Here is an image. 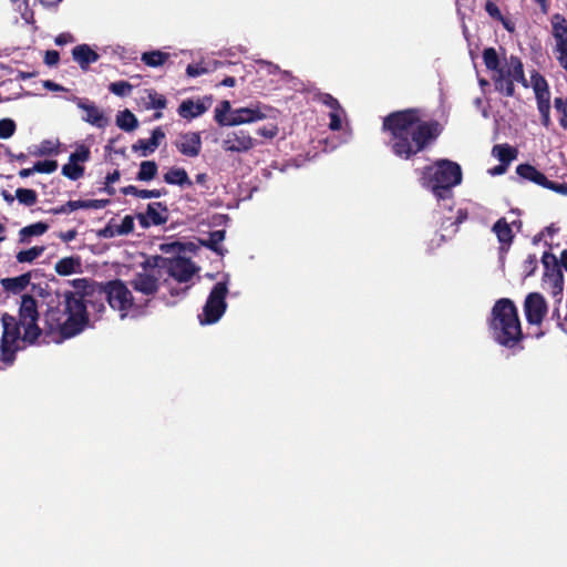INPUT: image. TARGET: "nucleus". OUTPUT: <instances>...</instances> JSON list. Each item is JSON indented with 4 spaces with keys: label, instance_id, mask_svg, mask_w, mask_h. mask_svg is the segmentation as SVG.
I'll list each match as a JSON object with an SVG mask.
<instances>
[{
    "label": "nucleus",
    "instance_id": "34",
    "mask_svg": "<svg viewBox=\"0 0 567 567\" xmlns=\"http://www.w3.org/2000/svg\"><path fill=\"white\" fill-rule=\"evenodd\" d=\"M44 246H34L25 250H21L16 255V259L20 264H31L43 255Z\"/></svg>",
    "mask_w": 567,
    "mask_h": 567
},
{
    "label": "nucleus",
    "instance_id": "21",
    "mask_svg": "<svg viewBox=\"0 0 567 567\" xmlns=\"http://www.w3.org/2000/svg\"><path fill=\"white\" fill-rule=\"evenodd\" d=\"M165 138V133L161 127H156L152 132V136L148 140H138L133 145V151H142L143 156H147L148 154L155 152V150L159 146L161 142Z\"/></svg>",
    "mask_w": 567,
    "mask_h": 567
},
{
    "label": "nucleus",
    "instance_id": "33",
    "mask_svg": "<svg viewBox=\"0 0 567 567\" xmlns=\"http://www.w3.org/2000/svg\"><path fill=\"white\" fill-rule=\"evenodd\" d=\"M492 154L501 162V164L507 166L516 157V151L508 145H495L493 147Z\"/></svg>",
    "mask_w": 567,
    "mask_h": 567
},
{
    "label": "nucleus",
    "instance_id": "24",
    "mask_svg": "<svg viewBox=\"0 0 567 567\" xmlns=\"http://www.w3.org/2000/svg\"><path fill=\"white\" fill-rule=\"evenodd\" d=\"M31 281V274H23L13 278H4L1 280L2 288L11 293L22 292Z\"/></svg>",
    "mask_w": 567,
    "mask_h": 567
},
{
    "label": "nucleus",
    "instance_id": "26",
    "mask_svg": "<svg viewBox=\"0 0 567 567\" xmlns=\"http://www.w3.org/2000/svg\"><path fill=\"white\" fill-rule=\"evenodd\" d=\"M49 229L48 224L38 221L19 230V243L29 244L32 237L42 236Z\"/></svg>",
    "mask_w": 567,
    "mask_h": 567
},
{
    "label": "nucleus",
    "instance_id": "3",
    "mask_svg": "<svg viewBox=\"0 0 567 567\" xmlns=\"http://www.w3.org/2000/svg\"><path fill=\"white\" fill-rule=\"evenodd\" d=\"M62 309H50L45 320L52 331L71 338L80 333L87 323V306L83 296L74 292L64 295Z\"/></svg>",
    "mask_w": 567,
    "mask_h": 567
},
{
    "label": "nucleus",
    "instance_id": "14",
    "mask_svg": "<svg viewBox=\"0 0 567 567\" xmlns=\"http://www.w3.org/2000/svg\"><path fill=\"white\" fill-rule=\"evenodd\" d=\"M255 145L254 138L249 133L239 130L228 132L221 141V146L226 152L244 153L251 150Z\"/></svg>",
    "mask_w": 567,
    "mask_h": 567
},
{
    "label": "nucleus",
    "instance_id": "61",
    "mask_svg": "<svg viewBox=\"0 0 567 567\" xmlns=\"http://www.w3.org/2000/svg\"><path fill=\"white\" fill-rule=\"evenodd\" d=\"M116 229L115 227V224H110L107 225L103 230H102V236L105 237V238H112V237H115V236H118L117 234H113V231Z\"/></svg>",
    "mask_w": 567,
    "mask_h": 567
},
{
    "label": "nucleus",
    "instance_id": "38",
    "mask_svg": "<svg viewBox=\"0 0 567 567\" xmlns=\"http://www.w3.org/2000/svg\"><path fill=\"white\" fill-rule=\"evenodd\" d=\"M16 198L22 205L33 206L37 203L38 195L33 189L18 188L16 190Z\"/></svg>",
    "mask_w": 567,
    "mask_h": 567
},
{
    "label": "nucleus",
    "instance_id": "1",
    "mask_svg": "<svg viewBox=\"0 0 567 567\" xmlns=\"http://www.w3.org/2000/svg\"><path fill=\"white\" fill-rule=\"evenodd\" d=\"M383 128L393 154L404 159L421 152L442 130L439 122L424 121L415 109L391 113L384 118Z\"/></svg>",
    "mask_w": 567,
    "mask_h": 567
},
{
    "label": "nucleus",
    "instance_id": "2",
    "mask_svg": "<svg viewBox=\"0 0 567 567\" xmlns=\"http://www.w3.org/2000/svg\"><path fill=\"white\" fill-rule=\"evenodd\" d=\"M39 312L37 301L29 295H23L19 308V320L8 313L2 316V338L0 359L9 365L16 359V353L24 343H34L41 334L38 326Z\"/></svg>",
    "mask_w": 567,
    "mask_h": 567
},
{
    "label": "nucleus",
    "instance_id": "44",
    "mask_svg": "<svg viewBox=\"0 0 567 567\" xmlns=\"http://www.w3.org/2000/svg\"><path fill=\"white\" fill-rule=\"evenodd\" d=\"M225 239V231L224 230H215L209 234L207 246L213 249L214 251L218 252L219 255H223L220 244Z\"/></svg>",
    "mask_w": 567,
    "mask_h": 567
},
{
    "label": "nucleus",
    "instance_id": "63",
    "mask_svg": "<svg viewBox=\"0 0 567 567\" xmlns=\"http://www.w3.org/2000/svg\"><path fill=\"white\" fill-rule=\"evenodd\" d=\"M75 236H76V231H75V230H68V231H65V233H62V234L60 235V238H61L63 241L68 243V241L73 240V239L75 238Z\"/></svg>",
    "mask_w": 567,
    "mask_h": 567
},
{
    "label": "nucleus",
    "instance_id": "22",
    "mask_svg": "<svg viewBox=\"0 0 567 567\" xmlns=\"http://www.w3.org/2000/svg\"><path fill=\"white\" fill-rule=\"evenodd\" d=\"M543 285L554 297L560 296L564 289V278L560 269H551L549 272H544Z\"/></svg>",
    "mask_w": 567,
    "mask_h": 567
},
{
    "label": "nucleus",
    "instance_id": "53",
    "mask_svg": "<svg viewBox=\"0 0 567 567\" xmlns=\"http://www.w3.org/2000/svg\"><path fill=\"white\" fill-rule=\"evenodd\" d=\"M318 100L324 104L326 106H328L330 109V111H333V110H337V107H341L338 100L334 99L332 95L328 94V93H320L318 95Z\"/></svg>",
    "mask_w": 567,
    "mask_h": 567
},
{
    "label": "nucleus",
    "instance_id": "37",
    "mask_svg": "<svg viewBox=\"0 0 567 567\" xmlns=\"http://www.w3.org/2000/svg\"><path fill=\"white\" fill-rule=\"evenodd\" d=\"M62 174L69 179L78 181L83 176L84 167L80 164L69 161L65 165H63Z\"/></svg>",
    "mask_w": 567,
    "mask_h": 567
},
{
    "label": "nucleus",
    "instance_id": "30",
    "mask_svg": "<svg viewBox=\"0 0 567 567\" xmlns=\"http://www.w3.org/2000/svg\"><path fill=\"white\" fill-rule=\"evenodd\" d=\"M164 181L171 185L190 186L192 182L184 168H171L165 175Z\"/></svg>",
    "mask_w": 567,
    "mask_h": 567
},
{
    "label": "nucleus",
    "instance_id": "7",
    "mask_svg": "<svg viewBox=\"0 0 567 567\" xmlns=\"http://www.w3.org/2000/svg\"><path fill=\"white\" fill-rule=\"evenodd\" d=\"M165 280L162 275V267L157 260L151 265L150 262L142 267L130 280L131 287L140 299H145V307L148 308L152 298L157 292L161 281Z\"/></svg>",
    "mask_w": 567,
    "mask_h": 567
},
{
    "label": "nucleus",
    "instance_id": "31",
    "mask_svg": "<svg viewBox=\"0 0 567 567\" xmlns=\"http://www.w3.org/2000/svg\"><path fill=\"white\" fill-rule=\"evenodd\" d=\"M116 125L123 131L132 132L137 127L138 121L131 111L124 110L116 115Z\"/></svg>",
    "mask_w": 567,
    "mask_h": 567
},
{
    "label": "nucleus",
    "instance_id": "25",
    "mask_svg": "<svg viewBox=\"0 0 567 567\" xmlns=\"http://www.w3.org/2000/svg\"><path fill=\"white\" fill-rule=\"evenodd\" d=\"M516 173L519 177L530 181L537 185L545 187L547 183V177L539 171H537L534 166L528 164H520L516 168Z\"/></svg>",
    "mask_w": 567,
    "mask_h": 567
},
{
    "label": "nucleus",
    "instance_id": "50",
    "mask_svg": "<svg viewBox=\"0 0 567 567\" xmlns=\"http://www.w3.org/2000/svg\"><path fill=\"white\" fill-rule=\"evenodd\" d=\"M56 168H58L56 161H50V159L38 162L33 165V171H35V173L51 174V173L55 172Z\"/></svg>",
    "mask_w": 567,
    "mask_h": 567
},
{
    "label": "nucleus",
    "instance_id": "36",
    "mask_svg": "<svg viewBox=\"0 0 567 567\" xmlns=\"http://www.w3.org/2000/svg\"><path fill=\"white\" fill-rule=\"evenodd\" d=\"M157 173V165L153 161H145L141 163L140 171L137 173V179L143 182L152 181Z\"/></svg>",
    "mask_w": 567,
    "mask_h": 567
},
{
    "label": "nucleus",
    "instance_id": "35",
    "mask_svg": "<svg viewBox=\"0 0 567 567\" xmlns=\"http://www.w3.org/2000/svg\"><path fill=\"white\" fill-rule=\"evenodd\" d=\"M125 195H133L138 198H158L162 196V192L158 189H140L136 186L130 185L123 189Z\"/></svg>",
    "mask_w": 567,
    "mask_h": 567
},
{
    "label": "nucleus",
    "instance_id": "5",
    "mask_svg": "<svg viewBox=\"0 0 567 567\" xmlns=\"http://www.w3.org/2000/svg\"><path fill=\"white\" fill-rule=\"evenodd\" d=\"M462 182V172L458 164L449 159L437 161L427 166L421 177L424 187L432 190L439 199H449L451 189Z\"/></svg>",
    "mask_w": 567,
    "mask_h": 567
},
{
    "label": "nucleus",
    "instance_id": "60",
    "mask_svg": "<svg viewBox=\"0 0 567 567\" xmlns=\"http://www.w3.org/2000/svg\"><path fill=\"white\" fill-rule=\"evenodd\" d=\"M537 264V259L535 256H528L526 259V270L527 275H532Z\"/></svg>",
    "mask_w": 567,
    "mask_h": 567
},
{
    "label": "nucleus",
    "instance_id": "64",
    "mask_svg": "<svg viewBox=\"0 0 567 567\" xmlns=\"http://www.w3.org/2000/svg\"><path fill=\"white\" fill-rule=\"evenodd\" d=\"M499 21L503 23L504 28H505L508 32L513 33V32L515 31V24H514V22H512L511 20H508V19H506V18H504V17H503V20H499Z\"/></svg>",
    "mask_w": 567,
    "mask_h": 567
},
{
    "label": "nucleus",
    "instance_id": "18",
    "mask_svg": "<svg viewBox=\"0 0 567 567\" xmlns=\"http://www.w3.org/2000/svg\"><path fill=\"white\" fill-rule=\"evenodd\" d=\"M138 221L143 228L151 225H163L167 220V209L162 203L148 204L145 214H138Z\"/></svg>",
    "mask_w": 567,
    "mask_h": 567
},
{
    "label": "nucleus",
    "instance_id": "9",
    "mask_svg": "<svg viewBox=\"0 0 567 567\" xmlns=\"http://www.w3.org/2000/svg\"><path fill=\"white\" fill-rule=\"evenodd\" d=\"M227 293L228 275H225V279L213 287L203 308V312L198 316L200 324H213L219 321L227 308Z\"/></svg>",
    "mask_w": 567,
    "mask_h": 567
},
{
    "label": "nucleus",
    "instance_id": "27",
    "mask_svg": "<svg viewBox=\"0 0 567 567\" xmlns=\"http://www.w3.org/2000/svg\"><path fill=\"white\" fill-rule=\"evenodd\" d=\"M73 59L81 65L87 68L89 64L95 62L99 55L89 45L82 44L73 49Z\"/></svg>",
    "mask_w": 567,
    "mask_h": 567
},
{
    "label": "nucleus",
    "instance_id": "10",
    "mask_svg": "<svg viewBox=\"0 0 567 567\" xmlns=\"http://www.w3.org/2000/svg\"><path fill=\"white\" fill-rule=\"evenodd\" d=\"M162 267V275L167 274L178 284L188 282L197 272L198 268L187 258H156Z\"/></svg>",
    "mask_w": 567,
    "mask_h": 567
},
{
    "label": "nucleus",
    "instance_id": "56",
    "mask_svg": "<svg viewBox=\"0 0 567 567\" xmlns=\"http://www.w3.org/2000/svg\"><path fill=\"white\" fill-rule=\"evenodd\" d=\"M486 12L495 20H503V14L499 8L493 1H487L485 4Z\"/></svg>",
    "mask_w": 567,
    "mask_h": 567
},
{
    "label": "nucleus",
    "instance_id": "17",
    "mask_svg": "<svg viewBox=\"0 0 567 567\" xmlns=\"http://www.w3.org/2000/svg\"><path fill=\"white\" fill-rule=\"evenodd\" d=\"M527 84L533 89L535 93L538 109L546 111L547 102H550V92L545 78L538 72L534 71L532 72Z\"/></svg>",
    "mask_w": 567,
    "mask_h": 567
},
{
    "label": "nucleus",
    "instance_id": "6",
    "mask_svg": "<svg viewBox=\"0 0 567 567\" xmlns=\"http://www.w3.org/2000/svg\"><path fill=\"white\" fill-rule=\"evenodd\" d=\"M110 307L124 319H137L146 313L145 299H140L122 280H112L104 287Z\"/></svg>",
    "mask_w": 567,
    "mask_h": 567
},
{
    "label": "nucleus",
    "instance_id": "47",
    "mask_svg": "<svg viewBox=\"0 0 567 567\" xmlns=\"http://www.w3.org/2000/svg\"><path fill=\"white\" fill-rule=\"evenodd\" d=\"M89 159H90V150L84 145L78 146L75 152L71 153L69 156V161L76 163V164L85 163Z\"/></svg>",
    "mask_w": 567,
    "mask_h": 567
},
{
    "label": "nucleus",
    "instance_id": "39",
    "mask_svg": "<svg viewBox=\"0 0 567 567\" xmlns=\"http://www.w3.org/2000/svg\"><path fill=\"white\" fill-rule=\"evenodd\" d=\"M483 59L487 70L493 73L503 64V61H499L498 55L493 48L484 50Z\"/></svg>",
    "mask_w": 567,
    "mask_h": 567
},
{
    "label": "nucleus",
    "instance_id": "54",
    "mask_svg": "<svg viewBox=\"0 0 567 567\" xmlns=\"http://www.w3.org/2000/svg\"><path fill=\"white\" fill-rule=\"evenodd\" d=\"M257 134L265 138H274L278 134V126L275 124H268L257 130Z\"/></svg>",
    "mask_w": 567,
    "mask_h": 567
},
{
    "label": "nucleus",
    "instance_id": "62",
    "mask_svg": "<svg viewBox=\"0 0 567 567\" xmlns=\"http://www.w3.org/2000/svg\"><path fill=\"white\" fill-rule=\"evenodd\" d=\"M507 169V165H504V164H499L491 169H488V173L492 175V176H496V175H502L506 172Z\"/></svg>",
    "mask_w": 567,
    "mask_h": 567
},
{
    "label": "nucleus",
    "instance_id": "41",
    "mask_svg": "<svg viewBox=\"0 0 567 567\" xmlns=\"http://www.w3.org/2000/svg\"><path fill=\"white\" fill-rule=\"evenodd\" d=\"M229 101H223L215 110V120L218 124L226 126L225 121H229V114L231 112Z\"/></svg>",
    "mask_w": 567,
    "mask_h": 567
},
{
    "label": "nucleus",
    "instance_id": "4",
    "mask_svg": "<svg viewBox=\"0 0 567 567\" xmlns=\"http://www.w3.org/2000/svg\"><path fill=\"white\" fill-rule=\"evenodd\" d=\"M489 330L493 339L507 348H513L520 340V322L516 307L509 299H501L494 305Z\"/></svg>",
    "mask_w": 567,
    "mask_h": 567
},
{
    "label": "nucleus",
    "instance_id": "12",
    "mask_svg": "<svg viewBox=\"0 0 567 567\" xmlns=\"http://www.w3.org/2000/svg\"><path fill=\"white\" fill-rule=\"evenodd\" d=\"M212 104L213 97L209 95L186 99L179 104L177 114L189 122L205 114Z\"/></svg>",
    "mask_w": 567,
    "mask_h": 567
},
{
    "label": "nucleus",
    "instance_id": "42",
    "mask_svg": "<svg viewBox=\"0 0 567 567\" xmlns=\"http://www.w3.org/2000/svg\"><path fill=\"white\" fill-rule=\"evenodd\" d=\"M116 229L113 234L118 236L127 235L134 230V218L130 215L124 216L120 223H114Z\"/></svg>",
    "mask_w": 567,
    "mask_h": 567
},
{
    "label": "nucleus",
    "instance_id": "11",
    "mask_svg": "<svg viewBox=\"0 0 567 567\" xmlns=\"http://www.w3.org/2000/svg\"><path fill=\"white\" fill-rule=\"evenodd\" d=\"M272 110L259 104L248 107L235 109L229 114V121H225L226 126H236L258 122L271 117Z\"/></svg>",
    "mask_w": 567,
    "mask_h": 567
},
{
    "label": "nucleus",
    "instance_id": "19",
    "mask_svg": "<svg viewBox=\"0 0 567 567\" xmlns=\"http://www.w3.org/2000/svg\"><path fill=\"white\" fill-rule=\"evenodd\" d=\"M220 65V62L212 56H202L199 60H194L186 68V74L188 78H198L205 74H209L216 71Z\"/></svg>",
    "mask_w": 567,
    "mask_h": 567
},
{
    "label": "nucleus",
    "instance_id": "57",
    "mask_svg": "<svg viewBox=\"0 0 567 567\" xmlns=\"http://www.w3.org/2000/svg\"><path fill=\"white\" fill-rule=\"evenodd\" d=\"M545 188L551 189L561 195H567V184L566 183H554V182L547 181Z\"/></svg>",
    "mask_w": 567,
    "mask_h": 567
},
{
    "label": "nucleus",
    "instance_id": "20",
    "mask_svg": "<svg viewBox=\"0 0 567 567\" xmlns=\"http://www.w3.org/2000/svg\"><path fill=\"white\" fill-rule=\"evenodd\" d=\"M105 206L104 200L89 199V200H69L66 204L53 208L51 212L55 215L69 214L76 209H101Z\"/></svg>",
    "mask_w": 567,
    "mask_h": 567
},
{
    "label": "nucleus",
    "instance_id": "29",
    "mask_svg": "<svg viewBox=\"0 0 567 567\" xmlns=\"http://www.w3.org/2000/svg\"><path fill=\"white\" fill-rule=\"evenodd\" d=\"M144 104L147 110H164L167 105V100L163 94L157 93L153 89H147L144 91Z\"/></svg>",
    "mask_w": 567,
    "mask_h": 567
},
{
    "label": "nucleus",
    "instance_id": "51",
    "mask_svg": "<svg viewBox=\"0 0 567 567\" xmlns=\"http://www.w3.org/2000/svg\"><path fill=\"white\" fill-rule=\"evenodd\" d=\"M58 145L52 141H43L37 147V151L33 152L34 155L43 156L50 155L56 152Z\"/></svg>",
    "mask_w": 567,
    "mask_h": 567
},
{
    "label": "nucleus",
    "instance_id": "48",
    "mask_svg": "<svg viewBox=\"0 0 567 567\" xmlns=\"http://www.w3.org/2000/svg\"><path fill=\"white\" fill-rule=\"evenodd\" d=\"M16 132V123L11 118L0 120V138L7 140Z\"/></svg>",
    "mask_w": 567,
    "mask_h": 567
},
{
    "label": "nucleus",
    "instance_id": "32",
    "mask_svg": "<svg viewBox=\"0 0 567 567\" xmlns=\"http://www.w3.org/2000/svg\"><path fill=\"white\" fill-rule=\"evenodd\" d=\"M169 58V54L159 50L144 52L141 60L151 68L162 66Z\"/></svg>",
    "mask_w": 567,
    "mask_h": 567
},
{
    "label": "nucleus",
    "instance_id": "13",
    "mask_svg": "<svg viewBox=\"0 0 567 567\" xmlns=\"http://www.w3.org/2000/svg\"><path fill=\"white\" fill-rule=\"evenodd\" d=\"M76 106L84 112L82 120L97 128H104L109 125V117L93 102L73 96L70 99Z\"/></svg>",
    "mask_w": 567,
    "mask_h": 567
},
{
    "label": "nucleus",
    "instance_id": "59",
    "mask_svg": "<svg viewBox=\"0 0 567 567\" xmlns=\"http://www.w3.org/2000/svg\"><path fill=\"white\" fill-rule=\"evenodd\" d=\"M43 86L47 90L54 91V92H61V91H65L66 90L62 85H60V84H58V83H55L53 81H50V80L43 81Z\"/></svg>",
    "mask_w": 567,
    "mask_h": 567
},
{
    "label": "nucleus",
    "instance_id": "45",
    "mask_svg": "<svg viewBox=\"0 0 567 567\" xmlns=\"http://www.w3.org/2000/svg\"><path fill=\"white\" fill-rule=\"evenodd\" d=\"M109 90L117 96H126L132 92L133 85L126 81H117L111 83Z\"/></svg>",
    "mask_w": 567,
    "mask_h": 567
},
{
    "label": "nucleus",
    "instance_id": "55",
    "mask_svg": "<svg viewBox=\"0 0 567 567\" xmlns=\"http://www.w3.org/2000/svg\"><path fill=\"white\" fill-rule=\"evenodd\" d=\"M159 249L165 254H175L181 251L182 244L178 241L164 243L159 245Z\"/></svg>",
    "mask_w": 567,
    "mask_h": 567
},
{
    "label": "nucleus",
    "instance_id": "8",
    "mask_svg": "<svg viewBox=\"0 0 567 567\" xmlns=\"http://www.w3.org/2000/svg\"><path fill=\"white\" fill-rule=\"evenodd\" d=\"M495 89L505 94L513 96L515 92V82H520L525 87H528L527 80L524 76L523 64L516 56L505 59L503 64L492 74Z\"/></svg>",
    "mask_w": 567,
    "mask_h": 567
},
{
    "label": "nucleus",
    "instance_id": "58",
    "mask_svg": "<svg viewBox=\"0 0 567 567\" xmlns=\"http://www.w3.org/2000/svg\"><path fill=\"white\" fill-rule=\"evenodd\" d=\"M60 54L58 51L51 50L47 51L44 55V63L48 66H55L59 63Z\"/></svg>",
    "mask_w": 567,
    "mask_h": 567
},
{
    "label": "nucleus",
    "instance_id": "15",
    "mask_svg": "<svg viewBox=\"0 0 567 567\" xmlns=\"http://www.w3.org/2000/svg\"><path fill=\"white\" fill-rule=\"evenodd\" d=\"M525 315L528 323L540 324L547 313V305L540 293L532 292L526 297Z\"/></svg>",
    "mask_w": 567,
    "mask_h": 567
},
{
    "label": "nucleus",
    "instance_id": "28",
    "mask_svg": "<svg viewBox=\"0 0 567 567\" xmlns=\"http://www.w3.org/2000/svg\"><path fill=\"white\" fill-rule=\"evenodd\" d=\"M80 267L79 258L65 257L55 264L54 269L60 276H70L78 272Z\"/></svg>",
    "mask_w": 567,
    "mask_h": 567
},
{
    "label": "nucleus",
    "instance_id": "49",
    "mask_svg": "<svg viewBox=\"0 0 567 567\" xmlns=\"http://www.w3.org/2000/svg\"><path fill=\"white\" fill-rule=\"evenodd\" d=\"M553 35H564L567 32V22L561 14H555L551 19Z\"/></svg>",
    "mask_w": 567,
    "mask_h": 567
},
{
    "label": "nucleus",
    "instance_id": "46",
    "mask_svg": "<svg viewBox=\"0 0 567 567\" xmlns=\"http://www.w3.org/2000/svg\"><path fill=\"white\" fill-rule=\"evenodd\" d=\"M18 9L21 11L23 20L29 23H34V13L29 9V0H11Z\"/></svg>",
    "mask_w": 567,
    "mask_h": 567
},
{
    "label": "nucleus",
    "instance_id": "16",
    "mask_svg": "<svg viewBox=\"0 0 567 567\" xmlns=\"http://www.w3.org/2000/svg\"><path fill=\"white\" fill-rule=\"evenodd\" d=\"M175 145L185 156L196 157L202 150L200 134L197 132H186L178 135Z\"/></svg>",
    "mask_w": 567,
    "mask_h": 567
},
{
    "label": "nucleus",
    "instance_id": "52",
    "mask_svg": "<svg viewBox=\"0 0 567 567\" xmlns=\"http://www.w3.org/2000/svg\"><path fill=\"white\" fill-rule=\"evenodd\" d=\"M545 271L549 272L551 269H560L557 258L550 252H544L542 257Z\"/></svg>",
    "mask_w": 567,
    "mask_h": 567
},
{
    "label": "nucleus",
    "instance_id": "23",
    "mask_svg": "<svg viewBox=\"0 0 567 567\" xmlns=\"http://www.w3.org/2000/svg\"><path fill=\"white\" fill-rule=\"evenodd\" d=\"M492 230L496 235V237L501 244L502 250H504L506 247H508L512 244V240L514 237L512 225L505 218L498 219L494 224Z\"/></svg>",
    "mask_w": 567,
    "mask_h": 567
},
{
    "label": "nucleus",
    "instance_id": "40",
    "mask_svg": "<svg viewBox=\"0 0 567 567\" xmlns=\"http://www.w3.org/2000/svg\"><path fill=\"white\" fill-rule=\"evenodd\" d=\"M555 55L560 65L567 71V38H557Z\"/></svg>",
    "mask_w": 567,
    "mask_h": 567
},
{
    "label": "nucleus",
    "instance_id": "43",
    "mask_svg": "<svg viewBox=\"0 0 567 567\" xmlns=\"http://www.w3.org/2000/svg\"><path fill=\"white\" fill-rule=\"evenodd\" d=\"M346 117V113L342 107L329 112V127L332 131H339L342 128V122Z\"/></svg>",
    "mask_w": 567,
    "mask_h": 567
}]
</instances>
